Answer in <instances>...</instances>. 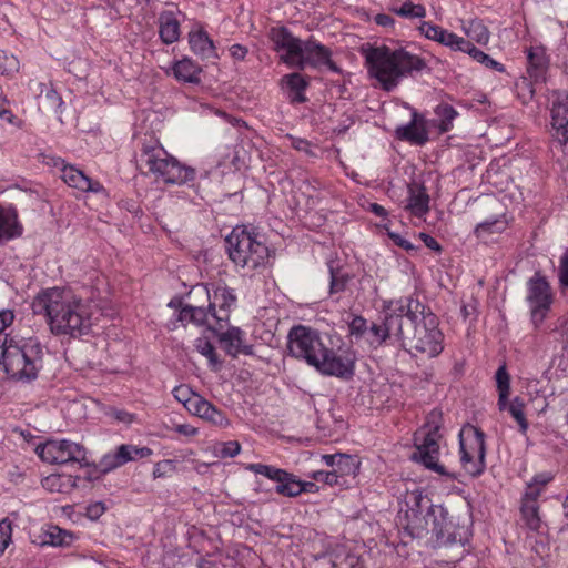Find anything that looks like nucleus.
Here are the masks:
<instances>
[{"instance_id":"nucleus-1","label":"nucleus","mask_w":568,"mask_h":568,"mask_svg":"<svg viewBox=\"0 0 568 568\" xmlns=\"http://www.w3.org/2000/svg\"><path fill=\"white\" fill-rule=\"evenodd\" d=\"M32 310L44 316L53 335L72 338L88 335L101 315L98 301L69 287L40 291L32 301Z\"/></svg>"},{"instance_id":"nucleus-2","label":"nucleus","mask_w":568,"mask_h":568,"mask_svg":"<svg viewBox=\"0 0 568 568\" xmlns=\"http://www.w3.org/2000/svg\"><path fill=\"white\" fill-rule=\"evenodd\" d=\"M364 54L368 74L386 91H392L405 77L425 68L420 57L404 48L383 44L368 48Z\"/></svg>"},{"instance_id":"nucleus-3","label":"nucleus","mask_w":568,"mask_h":568,"mask_svg":"<svg viewBox=\"0 0 568 568\" xmlns=\"http://www.w3.org/2000/svg\"><path fill=\"white\" fill-rule=\"evenodd\" d=\"M43 351L34 338L4 339L0 366L14 381L29 383L38 377L42 368Z\"/></svg>"},{"instance_id":"nucleus-4","label":"nucleus","mask_w":568,"mask_h":568,"mask_svg":"<svg viewBox=\"0 0 568 568\" xmlns=\"http://www.w3.org/2000/svg\"><path fill=\"white\" fill-rule=\"evenodd\" d=\"M225 242L229 257L236 266L252 271L268 262L270 248L263 235L251 226H235Z\"/></svg>"},{"instance_id":"nucleus-5","label":"nucleus","mask_w":568,"mask_h":568,"mask_svg":"<svg viewBox=\"0 0 568 568\" xmlns=\"http://www.w3.org/2000/svg\"><path fill=\"white\" fill-rule=\"evenodd\" d=\"M141 162L158 180L168 184L189 185L196 176L195 169L182 164L158 143L143 146Z\"/></svg>"},{"instance_id":"nucleus-6","label":"nucleus","mask_w":568,"mask_h":568,"mask_svg":"<svg viewBox=\"0 0 568 568\" xmlns=\"http://www.w3.org/2000/svg\"><path fill=\"white\" fill-rule=\"evenodd\" d=\"M413 307L419 308L420 303L409 297L385 302L383 324L367 326L364 341L371 346H378L389 336L403 338V318L415 321Z\"/></svg>"},{"instance_id":"nucleus-7","label":"nucleus","mask_w":568,"mask_h":568,"mask_svg":"<svg viewBox=\"0 0 568 568\" xmlns=\"http://www.w3.org/2000/svg\"><path fill=\"white\" fill-rule=\"evenodd\" d=\"M440 439L439 415L433 413L415 435L416 453L414 454V459L438 475L453 477V473L448 471L439 463Z\"/></svg>"},{"instance_id":"nucleus-8","label":"nucleus","mask_w":568,"mask_h":568,"mask_svg":"<svg viewBox=\"0 0 568 568\" xmlns=\"http://www.w3.org/2000/svg\"><path fill=\"white\" fill-rule=\"evenodd\" d=\"M415 321L414 335L410 338L409 347L416 352L426 355L427 357H435L443 351V333L438 328V320L433 313H423L422 320L417 321L416 313L418 308L413 307Z\"/></svg>"},{"instance_id":"nucleus-9","label":"nucleus","mask_w":568,"mask_h":568,"mask_svg":"<svg viewBox=\"0 0 568 568\" xmlns=\"http://www.w3.org/2000/svg\"><path fill=\"white\" fill-rule=\"evenodd\" d=\"M460 464L466 474L478 476L485 469V435L473 426L466 425L459 432Z\"/></svg>"},{"instance_id":"nucleus-10","label":"nucleus","mask_w":568,"mask_h":568,"mask_svg":"<svg viewBox=\"0 0 568 568\" xmlns=\"http://www.w3.org/2000/svg\"><path fill=\"white\" fill-rule=\"evenodd\" d=\"M287 338L290 354L315 368L326 348L320 333L311 327L297 325L291 328Z\"/></svg>"},{"instance_id":"nucleus-11","label":"nucleus","mask_w":568,"mask_h":568,"mask_svg":"<svg viewBox=\"0 0 568 568\" xmlns=\"http://www.w3.org/2000/svg\"><path fill=\"white\" fill-rule=\"evenodd\" d=\"M496 390H497V407L500 412H507L511 418L518 424L519 432L526 434L529 424L525 415L526 403L519 397H510L511 393V378L507 372L506 365H501L495 373Z\"/></svg>"},{"instance_id":"nucleus-12","label":"nucleus","mask_w":568,"mask_h":568,"mask_svg":"<svg viewBox=\"0 0 568 568\" xmlns=\"http://www.w3.org/2000/svg\"><path fill=\"white\" fill-rule=\"evenodd\" d=\"M36 453L50 465L82 464L87 457L84 447L69 439H49L39 444Z\"/></svg>"},{"instance_id":"nucleus-13","label":"nucleus","mask_w":568,"mask_h":568,"mask_svg":"<svg viewBox=\"0 0 568 568\" xmlns=\"http://www.w3.org/2000/svg\"><path fill=\"white\" fill-rule=\"evenodd\" d=\"M193 293L205 295L209 301L211 312H214L217 318V325L221 328L227 324L230 314L236 305L237 297L234 291L225 284H200L193 287Z\"/></svg>"},{"instance_id":"nucleus-14","label":"nucleus","mask_w":568,"mask_h":568,"mask_svg":"<svg viewBox=\"0 0 568 568\" xmlns=\"http://www.w3.org/2000/svg\"><path fill=\"white\" fill-rule=\"evenodd\" d=\"M406 529L416 537H420L425 531H432L438 539L439 529L444 528L448 517L447 509L442 505H432L426 515H422L418 509L410 508L405 511Z\"/></svg>"},{"instance_id":"nucleus-15","label":"nucleus","mask_w":568,"mask_h":568,"mask_svg":"<svg viewBox=\"0 0 568 568\" xmlns=\"http://www.w3.org/2000/svg\"><path fill=\"white\" fill-rule=\"evenodd\" d=\"M355 353L349 348L334 352L326 347L315 369L323 375L349 379L355 372Z\"/></svg>"},{"instance_id":"nucleus-16","label":"nucleus","mask_w":568,"mask_h":568,"mask_svg":"<svg viewBox=\"0 0 568 568\" xmlns=\"http://www.w3.org/2000/svg\"><path fill=\"white\" fill-rule=\"evenodd\" d=\"M527 303L535 325L540 324L552 304V293L548 282L536 274L527 283Z\"/></svg>"},{"instance_id":"nucleus-17","label":"nucleus","mask_w":568,"mask_h":568,"mask_svg":"<svg viewBox=\"0 0 568 568\" xmlns=\"http://www.w3.org/2000/svg\"><path fill=\"white\" fill-rule=\"evenodd\" d=\"M244 468L248 471H252L256 475H262V476L277 483V486H276L277 494H280L282 496H286V497L298 496L300 479L295 475H293L284 469L276 468L271 465L260 464V463L247 464L244 466Z\"/></svg>"},{"instance_id":"nucleus-18","label":"nucleus","mask_w":568,"mask_h":568,"mask_svg":"<svg viewBox=\"0 0 568 568\" xmlns=\"http://www.w3.org/2000/svg\"><path fill=\"white\" fill-rule=\"evenodd\" d=\"M270 39L275 51L280 54V60L294 68L301 60V50L303 42L295 38L286 28L274 27L270 30Z\"/></svg>"},{"instance_id":"nucleus-19","label":"nucleus","mask_w":568,"mask_h":568,"mask_svg":"<svg viewBox=\"0 0 568 568\" xmlns=\"http://www.w3.org/2000/svg\"><path fill=\"white\" fill-rule=\"evenodd\" d=\"M53 166L61 171V179L73 189L81 192L103 193V185L87 176L80 169L68 164L63 159L53 160Z\"/></svg>"},{"instance_id":"nucleus-20","label":"nucleus","mask_w":568,"mask_h":568,"mask_svg":"<svg viewBox=\"0 0 568 568\" xmlns=\"http://www.w3.org/2000/svg\"><path fill=\"white\" fill-rule=\"evenodd\" d=\"M322 460L333 468L337 479L342 480L341 486H349L361 469V460L356 455L326 454L322 455Z\"/></svg>"},{"instance_id":"nucleus-21","label":"nucleus","mask_w":568,"mask_h":568,"mask_svg":"<svg viewBox=\"0 0 568 568\" xmlns=\"http://www.w3.org/2000/svg\"><path fill=\"white\" fill-rule=\"evenodd\" d=\"M30 539L41 547H68L75 540V536L73 532L61 529L55 525L44 524L31 529Z\"/></svg>"},{"instance_id":"nucleus-22","label":"nucleus","mask_w":568,"mask_h":568,"mask_svg":"<svg viewBox=\"0 0 568 568\" xmlns=\"http://www.w3.org/2000/svg\"><path fill=\"white\" fill-rule=\"evenodd\" d=\"M417 29L427 40L437 42L450 50L462 52L466 45L467 39L429 21H420Z\"/></svg>"},{"instance_id":"nucleus-23","label":"nucleus","mask_w":568,"mask_h":568,"mask_svg":"<svg viewBox=\"0 0 568 568\" xmlns=\"http://www.w3.org/2000/svg\"><path fill=\"white\" fill-rule=\"evenodd\" d=\"M551 128L555 139L562 145L568 142V97L556 92L551 102Z\"/></svg>"},{"instance_id":"nucleus-24","label":"nucleus","mask_w":568,"mask_h":568,"mask_svg":"<svg viewBox=\"0 0 568 568\" xmlns=\"http://www.w3.org/2000/svg\"><path fill=\"white\" fill-rule=\"evenodd\" d=\"M314 568H362L358 556L352 554L344 546L315 558Z\"/></svg>"},{"instance_id":"nucleus-25","label":"nucleus","mask_w":568,"mask_h":568,"mask_svg":"<svg viewBox=\"0 0 568 568\" xmlns=\"http://www.w3.org/2000/svg\"><path fill=\"white\" fill-rule=\"evenodd\" d=\"M396 136L412 144L423 145L428 140V129L426 119L413 111L409 123L396 128Z\"/></svg>"},{"instance_id":"nucleus-26","label":"nucleus","mask_w":568,"mask_h":568,"mask_svg":"<svg viewBox=\"0 0 568 568\" xmlns=\"http://www.w3.org/2000/svg\"><path fill=\"white\" fill-rule=\"evenodd\" d=\"M179 318L185 324L192 323L197 326H206L213 332L222 329L217 325V318L214 312H211L209 306L205 310L202 306L185 305L181 308Z\"/></svg>"},{"instance_id":"nucleus-27","label":"nucleus","mask_w":568,"mask_h":568,"mask_svg":"<svg viewBox=\"0 0 568 568\" xmlns=\"http://www.w3.org/2000/svg\"><path fill=\"white\" fill-rule=\"evenodd\" d=\"M185 409L190 414L221 427H226L230 424L229 419L200 394L193 397V400L189 403Z\"/></svg>"},{"instance_id":"nucleus-28","label":"nucleus","mask_w":568,"mask_h":568,"mask_svg":"<svg viewBox=\"0 0 568 568\" xmlns=\"http://www.w3.org/2000/svg\"><path fill=\"white\" fill-rule=\"evenodd\" d=\"M300 62L294 68L304 69L306 65H331V52L324 45L315 41H306L302 44Z\"/></svg>"},{"instance_id":"nucleus-29","label":"nucleus","mask_w":568,"mask_h":568,"mask_svg":"<svg viewBox=\"0 0 568 568\" xmlns=\"http://www.w3.org/2000/svg\"><path fill=\"white\" fill-rule=\"evenodd\" d=\"M191 51L202 59H217V51L209 33L199 24L189 32Z\"/></svg>"},{"instance_id":"nucleus-30","label":"nucleus","mask_w":568,"mask_h":568,"mask_svg":"<svg viewBox=\"0 0 568 568\" xmlns=\"http://www.w3.org/2000/svg\"><path fill=\"white\" fill-rule=\"evenodd\" d=\"M215 333L221 346L229 355L252 353V347L245 344V334L239 327H230L226 331L219 329Z\"/></svg>"},{"instance_id":"nucleus-31","label":"nucleus","mask_w":568,"mask_h":568,"mask_svg":"<svg viewBox=\"0 0 568 568\" xmlns=\"http://www.w3.org/2000/svg\"><path fill=\"white\" fill-rule=\"evenodd\" d=\"M405 210L416 217H425L429 211V195L420 184H410L406 199Z\"/></svg>"},{"instance_id":"nucleus-32","label":"nucleus","mask_w":568,"mask_h":568,"mask_svg":"<svg viewBox=\"0 0 568 568\" xmlns=\"http://www.w3.org/2000/svg\"><path fill=\"white\" fill-rule=\"evenodd\" d=\"M201 67L191 58H183L172 63L169 74L184 83L197 84L201 81Z\"/></svg>"},{"instance_id":"nucleus-33","label":"nucleus","mask_w":568,"mask_h":568,"mask_svg":"<svg viewBox=\"0 0 568 568\" xmlns=\"http://www.w3.org/2000/svg\"><path fill=\"white\" fill-rule=\"evenodd\" d=\"M22 226L18 222L17 211L0 206V243L20 236Z\"/></svg>"},{"instance_id":"nucleus-34","label":"nucleus","mask_w":568,"mask_h":568,"mask_svg":"<svg viewBox=\"0 0 568 568\" xmlns=\"http://www.w3.org/2000/svg\"><path fill=\"white\" fill-rule=\"evenodd\" d=\"M159 33L165 44L174 43L180 38V20L173 11H165L159 18Z\"/></svg>"},{"instance_id":"nucleus-35","label":"nucleus","mask_w":568,"mask_h":568,"mask_svg":"<svg viewBox=\"0 0 568 568\" xmlns=\"http://www.w3.org/2000/svg\"><path fill=\"white\" fill-rule=\"evenodd\" d=\"M468 528L462 525L458 519L448 515L444 528L439 529L437 541L442 545L450 542H462L467 538Z\"/></svg>"},{"instance_id":"nucleus-36","label":"nucleus","mask_w":568,"mask_h":568,"mask_svg":"<svg viewBox=\"0 0 568 568\" xmlns=\"http://www.w3.org/2000/svg\"><path fill=\"white\" fill-rule=\"evenodd\" d=\"M508 227L506 214H499L478 223L474 230L475 235L481 240H489L496 234L505 232Z\"/></svg>"},{"instance_id":"nucleus-37","label":"nucleus","mask_w":568,"mask_h":568,"mask_svg":"<svg viewBox=\"0 0 568 568\" xmlns=\"http://www.w3.org/2000/svg\"><path fill=\"white\" fill-rule=\"evenodd\" d=\"M526 54L529 75L539 79L548 65L546 49L542 45H531L526 50Z\"/></svg>"},{"instance_id":"nucleus-38","label":"nucleus","mask_w":568,"mask_h":568,"mask_svg":"<svg viewBox=\"0 0 568 568\" xmlns=\"http://www.w3.org/2000/svg\"><path fill=\"white\" fill-rule=\"evenodd\" d=\"M552 480L550 473L537 474L526 486L525 493L521 498V503L538 505V498L546 488V486Z\"/></svg>"},{"instance_id":"nucleus-39","label":"nucleus","mask_w":568,"mask_h":568,"mask_svg":"<svg viewBox=\"0 0 568 568\" xmlns=\"http://www.w3.org/2000/svg\"><path fill=\"white\" fill-rule=\"evenodd\" d=\"M41 484L50 493L68 494L75 487V479L70 475L51 474L44 477Z\"/></svg>"},{"instance_id":"nucleus-40","label":"nucleus","mask_w":568,"mask_h":568,"mask_svg":"<svg viewBox=\"0 0 568 568\" xmlns=\"http://www.w3.org/2000/svg\"><path fill=\"white\" fill-rule=\"evenodd\" d=\"M460 28L469 40H473L480 45H486L489 42L490 33L480 20L474 19L462 21Z\"/></svg>"},{"instance_id":"nucleus-41","label":"nucleus","mask_w":568,"mask_h":568,"mask_svg":"<svg viewBox=\"0 0 568 568\" xmlns=\"http://www.w3.org/2000/svg\"><path fill=\"white\" fill-rule=\"evenodd\" d=\"M329 295L334 296L346 290L354 275L345 267H334L329 263Z\"/></svg>"},{"instance_id":"nucleus-42","label":"nucleus","mask_w":568,"mask_h":568,"mask_svg":"<svg viewBox=\"0 0 568 568\" xmlns=\"http://www.w3.org/2000/svg\"><path fill=\"white\" fill-rule=\"evenodd\" d=\"M462 52L469 54L475 61L489 69L496 70L497 72L504 73L506 71L505 67L500 62L494 60L490 55L474 47L469 40L466 41V45Z\"/></svg>"},{"instance_id":"nucleus-43","label":"nucleus","mask_w":568,"mask_h":568,"mask_svg":"<svg viewBox=\"0 0 568 568\" xmlns=\"http://www.w3.org/2000/svg\"><path fill=\"white\" fill-rule=\"evenodd\" d=\"M521 520L526 527L532 531H539L542 527V521L539 516V506L532 504L521 503L520 506Z\"/></svg>"},{"instance_id":"nucleus-44","label":"nucleus","mask_w":568,"mask_h":568,"mask_svg":"<svg viewBox=\"0 0 568 568\" xmlns=\"http://www.w3.org/2000/svg\"><path fill=\"white\" fill-rule=\"evenodd\" d=\"M437 126L440 132H447L453 128V121L457 116L456 110L449 104H439L435 109Z\"/></svg>"},{"instance_id":"nucleus-45","label":"nucleus","mask_w":568,"mask_h":568,"mask_svg":"<svg viewBox=\"0 0 568 568\" xmlns=\"http://www.w3.org/2000/svg\"><path fill=\"white\" fill-rule=\"evenodd\" d=\"M390 11L403 18H418L423 19L426 16V9L422 4H415L410 0L403 2L400 7H390Z\"/></svg>"},{"instance_id":"nucleus-46","label":"nucleus","mask_w":568,"mask_h":568,"mask_svg":"<svg viewBox=\"0 0 568 568\" xmlns=\"http://www.w3.org/2000/svg\"><path fill=\"white\" fill-rule=\"evenodd\" d=\"M282 83L283 85H285L287 89H290L292 92L295 93L296 95V100L298 101H302V99L300 98L301 93L305 90L306 88V81L305 79L303 78L302 74L300 73H292V74H288V75H285L283 79H282Z\"/></svg>"},{"instance_id":"nucleus-47","label":"nucleus","mask_w":568,"mask_h":568,"mask_svg":"<svg viewBox=\"0 0 568 568\" xmlns=\"http://www.w3.org/2000/svg\"><path fill=\"white\" fill-rule=\"evenodd\" d=\"M40 94L44 97L45 101L48 102L49 106L54 112H61L63 106L62 98L59 95L57 90L52 87H47L45 84H40Z\"/></svg>"},{"instance_id":"nucleus-48","label":"nucleus","mask_w":568,"mask_h":568,"mask_svg":"<svg viewBox=\"0 0 568 568\" xmlns=\"http://www.w3.org/2000/svg\"><path fill=\"white\" fill-rule=\"evenodd\" d=\"M194 347L200 354L209 359L212 366H215L219 363L214 346L207 338L200 337L195 339Z\"/></svg>"},{"instance_id":"nucleus-49","label":"nucleus","mask_w":568,"mask_h":568,"mask_svg":"<svg viewBox=\"0 0 568 568\" xmlns=\"http://www.w3.org/2000/svg\"><path fill=\"white\" fill-rule=\"evenodd\" d=\"M241 452V445L236 440H230L220 443L215 447V456L220 458H231L239 455Z\"/></svg>"},{"instance_id":"nucleus-50","label":"nucleus","mask_w":568,"mask_h":568,"mask_svg":"<svg viewBox=\"0 0 568 568\" xmlns=\"http://www.w3.org/2000/svg\"><path fill=\"white\" fill-rule=\"evenodd\" d=\"M12 540V524L8 518L0 520V556Z\"/></svg>"},{"instance_id":"nucleus-51","label":"nucleus","mask_w":568,"mask_h":568,"mask_svg":"<svg viewBox=\"0 0 568 568\" xmlns=\"http://www.w3.org/2000/svg\"><path fill=\"white\" fill-rule=\"evenodd\" d=\"M348 331L351 336L356 339H365L366 331H367V322L362 316H355L348 324Z\"/></svg>"},{"instance_id":"nucleus-52","label":"nucleus","mask_w":568,"mask_h":568,"mask_svg":"<svg viewBox=\"0 0 568 568\" xmlns=\"http://www.w3.org/2000/svg\"><path fill=\"white\" fill-rule=\"evenodd\" d=\"M176 471L175 462L172 459H164L158 462L153 467V478H163Z\"/></svg>"},{"instance_id":"nucleus-53","label":"nucleus","mask_w":568,"mask_h":568,"mask_svg":"<svg viewBox=\"0 0 568 568\" xmlns=\"http://www.w3.org/2000/svg\"><path fill=\"white\" fill-rule=\"evenodd\" d=\"M120 466H122V463L116 450L105 454L99 463L102 473H109Z\"/></svg>"},{"instance_id":"nucleus-54","label":"nucleus","mask_w":568,"mask_h":568,"mask_svg":"<svg viewBox=\"0 0 568 568\" xmlns=\"http://www.w3.org/2000/svg\"><path fill=\"white\" fill-rule=\"evenodd\" d=\"M197 393L193 392L187 385H179L173 389L174 398L183 405L184 408L193 400Z\"/></svg>"},{"instance_id":"nucleus-55","label":"nucleus","mask_w":568,"mask_h":568,"mask_svg":"<svg viewBox=\"0 0 568 568\" xmlns=\"http://www.w3.org/2000/svg\"><path fill=\"white\" fill-rule=\"evenodd\" d=\"M106 415L119 424L131 425L135 422L136 416L124 409L111 408Z\"/></svg>"},{"instance_id":"nucleus-56","label":"nucleus","mask_w":568,"mask_h":568,"mask_svg":"<svg viewBox=\"0 0 568 568\" xmlns=\"http://www.w3.org/2000/svg\"><path fill=\"white\" fill-rule=\"evenodd\" d=\"M310 477L316 481L325 483L329 486H341L342 480L337 479L336 474L334 470L325 471V470H317L313 471Z\"/></svg>"},{"instance_id":"nucleus-57","label":"nucleus","mask_w":568,"mask_h":568,"mask_svg":"<svg viewBox=\"0 0 568 568\" xmlns=\"http://www.w3.org/2000/svg\"><path fill=\"white\" fill-rule=\"evenodd\" d=\"M558 277L560 285L568 286V250L561 255L558 266Z\"/></svg>"},{"instance_id":"nucleus-58","label":"nucleus","mask_w":568,"mask_h":568,"mask_svg":"<svg viewBox=\"0 0 568 568\" xmlns=\"http://www.w3.org/2000/svg\"><path fill=\"white\" fill-rule=\"evenodd\" d=\"M115 450L119 455L122 465L135 459V456L133 455V445L123 444L120 445Z\"/></svg>"},{"instance_id":"nucleus-59","label":"nucleus","mask_w":568,"mask_h":568,"mask_svg":"<svg viewBox=\"0 0 568 568\" xmlns=\"http://www.w3.org/2000/svg\"><path fill=\"white\" fill-rule=\"evenodd\" d=\"M384 229L387 231L388 236L393 240V242L398 245L399 247L406 250V251H414L415 246L406 239L400 236L397 233L392 232L386 225H384Z\"/></svg>"},{"instance_id":"nucleus-60","label":"nucleus","mask_w":568,"mask_h":568,"mask_svg":"<svg viewBox=\"0 0 568 568\" xmlns=\"http://www.w3.org/2000/svg\"><path fill=\"white\" fill-rule=\"evenodd\" d=\"M14 320V313L11 310H2L0 311V335L9 327Z\"/></svg>"},{"instance_id":"nucleus-61","label":"nucleus","mask_w":568,"mask_h":568,"mask_svg":"<svg viewBox=\"0 0 568 568\" xmlns=\"http://www.w3.org/2000/svg\"><path fill=\"white\" fill-rule=\"evenodd\" d=\"M174 430L179 433L180 435L186 436V437H193L199 434V429L193 427L190 424H180L174 427Z\"/></svg>"},{"instance_id":"nucleus-62","label":"nucleus","mask_w":568,"mask_h":568,"mask_svg":"<svg viewBox=\"0 0 568 568\" xmlns=\"http://www.w3.org/2000/svg\"><path fill=\"white\" fill-rule=\"evenodd\" d=\"M419 239L424 242V244L435 251V252H439L442 250L439 243L433 237L430 236L429 234L427 233H419Z\"/></svg>"},{"instance_id":"nucleus-63","label":"nucleus","mask_w":568,"mask_h":568,"mask_svg":"<svg viewBox=\"0 0 568 568\" xmlns=\"http://www.w3.org/2000/svg\"><path fill=\"white\" fill-rule=\"evenodd\" d=\"M230 54L235 60H244L247 54V49L241 44H233L230 48Z\"/></svg>"},{"instance_id":"nucleus-64","label":"nucleus","mask_w":568,"mask_h":568,"mask_svg":"<svg viewBox=\"0 0 568 568\" xmlns=\"http://www.w3.org/2000/svg\"><path fill=\"white\" fill-rule=\"evenodd\" d=\"M374 21L376 24L384 28H392L395 23L394 19L385 13H378L374 17Z\"/></svg>"}]
</instances>
